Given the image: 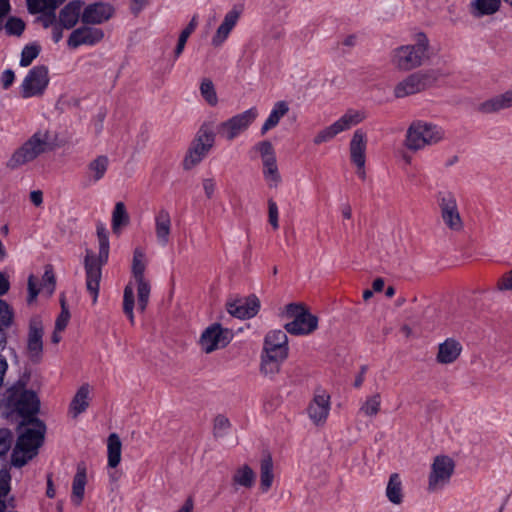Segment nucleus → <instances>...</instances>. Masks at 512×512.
<instances>
[{"label": "nucleus", "instance_id": "nucleus-1", "mask_svg": "<svg viewBox=\"0 0 512 512\" xmlns=\"http://www.w3.org/2000/svg\"><path fill=\"white\" fill-rule=\"evenodd\" d=\"M146 262L144 250L140 247L135 248L131 267L133 279L125 286L123 292V312L131 325L135 324V290L137 291V307L140 311L144 312L149 303L151 286L144 276Z\"/></svg>", "mask_w": 512, "mask_h": 512}, {"label": "nucleus", "instance_id": "nucleus-2", "mask_svg": "<svg viewBox=\"0 0 512 512\" xmlns=\"http://www.w3.org/2000/svg\"><path fill=\"white\" fill-rule=\"evenodd\" d=\"M289 355L288 336L282 330L268 332L260 355V372L266 377L277 375Z\"/></svg>", "mask_w": 512, "mask_h": 512}, {"label": "nucleus", "instance_id": "nucleus-3", "mask_svg": "<svg viewBox=\"0 0 512 512\" xmlns=\"http://www.w3.org/2000/svg\"><path fill=\"white\" fill-rule=\"evenodd\" d=\"M97 236L99 242V254L96 255L92 251H87L84 260L86 288L92 296L93 304H96L98 300L100 280L102 276L101 267L107 262L109 256L108 232L103 224L97 226Z\"/></svg>", "mask_w": 512, "mask_h": 512}, {"label": "nucleus", "instance_id": "nucleus-4", "mask_svg": "<svg viewBox=\"0 0 512 512\" xmlns=\"http://www.w3.org/2000/svg\"><path fill=\"white\" fill-rule=\"evenodd\" d=\"M412 44L395 48L391 53V64L395 69L408 72L420 67L429 57V40L423 32L412 37Z\"/></svg>", "mask_w": 512, "mask_h": 512}, {"label": "nucleus", "instance_id": "nucleus-5", "mask_svg": "<svg viewBox=\"0 0 512 512\" xmlns=\"http://www.w3.org/2000/svg\"><path fill=\"white\" fill-rule=\"evenodd\" d=\"M45 433V426L39 420H32L20 433L12 452L11 463L15 467L24 466L38 452Z\"/></svg>", "mask_w": 512, "mask_h": 512}, {"label": "nucleus", "instance_id": "nucleus-6", "mask_svg": "<svg viewBox=\"0 0 512 512\" xmlns=\"http://www.w3.org/2000/svg\"><path fill=\"white\" fill-rule=\"evenodd\" d=\"M445 139L444 129L432 122L424 120L413 121L405 135L404 145L413 152L439 144Z\"/></svg>", "mask_w": 512, "mask_h": 512}, {"label": "nucleus", "instance_id": "nucleus-7", "mask_svg": "<svg viewBox=\"0 0 512 512\" xmlns=\"http://www.w3.org/2000/svg\"><path fill=\"white\" fill-rule=\"evenodd\" d=\"M50 140V134L47 130L35 132L12 153L6 166L11 170H15L34 161L40 155L52 149Z\"/></svg>", "mask_w": 512, "mask_h": 512}, {"label": "nucleus", "instance_id": "nucleus-8", "mask_svg": "<svg viewBox=\"0 0 512 512\" xmlns=\"http://www.w3.org/2000/svg\"><path fill=\"white\" fill-rule=\"evenodd\" d=\"M280 316L291 320L284 325L286 332L291 335L308 336L318 329V317L310 313L304 304H287L282 308Z\"/></svg>", "mask_w": 512, "mask_h": 512}, {"label": "nucleus", "instance_id": "nucleus-9", "mask_svg": "<svg viewBox=\"0 0 512 512\" xmlns=\"http://www.w3.org/2000/svg\"><path fill=\"white\" fill-rule=\"evenodd\" d=\"M438 79L439 73L436 70L414 72L395 85L393 94L396 98H405L426 90L434 85Z\"/></svg>", "mask_w": 512, "mask_h": 512}, {"label": "nucleus", "instance_id": "nucleus-10", "mask_svg": "<svg viewBox=\"0 0 512 512\" xmlns=\"http://www.w3.org/2000/svg\"><path fill=\"white\" fill-rule=\"evenodd\" d=\"M215 137L216 135L210 126L204 124L200 127L183 160V168L185 170H190L202 162L213 148Z\"/></svg>", "mask_w": 512, "mask_h": 512}, {"label": "nucleus", "instance_id": "nucleus-11", "mask_svg": "<svg viewBox=\"0 0 512 512\" xmlns=\"http://www.w3.org/2000/svg\"><path fill=\"white\" fill-rule=\"evenodd\" d=\"M364 110L348 109L339 119L320 130L313 139L314 144L320 145L335 138L338 134L351 129L366 119Z\"/></svg>", "mask_w": 512, "mask_h": 512}, {"label": "nucleus", "instance_id": "nucleus-12", "mask_svg": "<svg viewBox=\"0 0 512 512\" xmlns=\"http://www.w3.org/2000/svg\"><path fill=\"white\" fill-rule=\"evenodd\" d=\"M258 115V109L251 107L221 122L217 127V132L223 139L232 141L245 133Z\"/></svg>", "mask_w": 512, "mask_h": 512}, {"label": "nucleus", "instance_id": "nucleus-13", "mask_svg": "<svg viewBox=\"0 0 512 512\" xmlns=\"http://www.w3.org/2000/svg\"><path fill=\"white\" fill-rule=\"evenodd\" d=\"M436 201L445 226L454 232L462 231L464 222L460 215L455 194L449 190L438 191Z\"/></svg>", "mask_w": 512, "mask_h": 512}, {"label": "nucleus", "instance_id": "nucleus-14", "mask_svg": "<svg viewBox=\"0 0 512 512\" xmlns=\"http://www.w3.org/2000/svg\"><path fill=\"white\" fill-rule=\"evenodd\" d=\"M49 83L48 69L45 66L33 67L20 85L22 98L37 97L44 93Z\"/></svg>", "mask_w": 512, "mask_h": 512}, {"label": "nucleus", "instance_id": "nucleus-15", "mask_svg": "<svg viewBox=\"0 0 512 512\" xmlns=\"http://www.w3.org/2000/svg\"><path fill=\"white\" fill-rule=\"evenodd\" d=\"M454 467V461L449 456H436L431 465V471L428 478L429 491H437L448 484L454 472Z\"/></svg>", "mask_w": 512, "mask_h": 512}, {"label": "nucleus", "instance_id": "nucleus-16", "mask_svg": "<svg viewBox=\"0 0 512 512\" xmlns=\"http://www.w3.org/2000/svg\"><path fill=\"white\" fill-rule=\"evenodd\" d=\"M330 411V394L324 389H317L306 408L308 418L315 426L322 427L326 424Z\"/></svg>", "mask_w": 512, "mask_h": 512}, {"label": "nucleus", "instance_id": "nucleus-17", "mask_svg": "<svg viewBox=\"0 0 512 512\" xmlns=\"http://www.w3.org/2000/svg\"><path fill=\"white\" fill-rule=\"evenodd\" d=\"M232 335L228 329L214 323L208 326L199 338L201 350L207 354L226 347L231 341Z\"/></svg>", "mask_w": 512, "mask_h": 512}, {"label": "nucleus", "instance_id": "nucleus-18", "mask_svg": "<svg viewBox=\"0 0 512 512\" xmlns=\"http://www.w3.org/2000/svg\"><path fill=\"white\" fill-rule=\"evenodd\" d=\"M367 135L362 129L354 131L349 143V153L351 162L356 166V174L359 178L365 179L366 171V150Z\"/></svg>", "mask_w": 512, "mask_h": 512}, {"label": "nucleus", "instance_id": "nucleus-19", "mask_svg": "<svg viewBox=\"0 0 512 512\" xmlns=\"http://www.w3.org/2000/svg\"><path fill=\"white\" fill-rule=\"evenodd\" d=\"M43 335L44 325L41 317L33 316L28 327L27 354L34 362H38L42 357Z\"/></svg>", "mask_w": 512, "mask_h": 512}, {"label": "nucleus", "instance_id": "nucleus-20", "mask_svg": "<svg viewBox=\"0 0 512 512\" xmlns=\"http://www.w3.org/2000/svg\"><path fill=\"white\" fill-rule=\"evenodd\" d=\"M260 309V301L256 296L236 299L227 303V311L239 319L254 317Z\"/></svg>", "mask_w": 512, "mask_h": 512}, {"label": "nucleus", "instance_id": "nucleus-21", "mask_svg": "<svg viewBox=\"0 0 512 512\" xmlns=\"http://www.w3.org/2000/svg\"><path fill=\"white\" fill-rule=\"evenodd\" d=\"M114 14V8L108 3H93L82 11V22L86 24H101L109 20Z\"/></svg>", "mask_w": 512, "mask_h": 512}, {"label": "nucleus", "instance_id": "nucleus-22", "mask_svg": "<svg viewBox=\"0 0 512 512\" xmlns=\"http://www.w3.org/2000/svg\"><path fill=\"white\" fill-rule=\"evenodd\" d=\"M104 37L101 29L83 27L74 30L69 39L68 45L72 48H77L81 45H94L100 42Z\"/></svg>", "mask_w": 512, "mask_h": 512}, {"label": "nucleus", "instance_id": "nucleus-23", "mask_svg": "<svg viewBox=\"0 0 512 512\" xmlns=\"http://www.w3.org/2000/svg\"><path fill=\"white\" fill-rule=\"evenodd\" d=\"M154 226L157 243L162 247L167 246L172 232V221L166 209H161L155 214Z\"/></svg>", "mask_w": 512, "mask_h": 512}, {"label": "nucleus", "instance_id": "nucleus-24", "mask_svg": "<svg viewBox=\"0 0 512 512\" xmlns=\"http://www.w3.org/2000/svg\"><path fill=\"white\" fill-rule=\"evenodd\" d=\"M92 387L88 383L82 384L73 396L68 412L72 418H77L79 415L84 413L91 401Z\"/></svg>", "mask_w": 512, "mask_h": 512}, {"label": "nucleus", "instance_id": "nucleus-25", "mask_svg": "<svg viewBox=\"0 0 512 512\" xmlns=\"http://www.w3.org/2000/svg\"><path fill=\"white\" fill-rule=\"evenodd\" d=\"M462 350V344L458 340L447 338L438 345L436 360L440 364H452L459 358Z\"/></svg>", "mask_w": 512, "mask_h": 512}, {"label": "nucleus", "instance_id": "nucleus-26", "mask_svg": "<svg viewBox=\"0 0 512 512\" xmlns=\"http://www.w3.org/2000/svg\"><path fill=\"white\" fill-rule=\"evenodd\" d=\"M239 17L240 13L236 10H231L225 14L222 23L219 25L211 39V44L214 47H220L228 39L231 31L236 26Z\"/></svg>", "mask_w": 512, "mask_h": 512}, {"label": "nucleus", "instance_id": "nucleus-27", "mask_svg": "<svg viewBox=\"0 0 512 512\" xmlns=\"http://www.w3.org/2000/svg\"><path fill=\"white\" fill-rule=\"evenodd\" d=\"M110 161L105 155H99L89 162L87 165L86 178L90 185L98 183L102 180L108 170Z\"/></svg>", "mask_w": 512, "mask_h": 512}, {"label": "nucleus", "instance_id": "nucleus-28", "mask_svg": "<svg viewBox=\"0 0 512 512\" xmlns=\"http://www.w3.org/2000/svg\"><path fill=\"white\" fill-rule=\"evenodd\" d=\"M289 104L284 101H277L274 103L267 119L261 127V135H265L269 130L275 128L281 119L289 112Z\"/></svg>", "mask_w": 512, "mask_h": 512}, {"label": "nucleus", "instance_id": "nucleus-29", "mask_svg": "<svg viewBox=\"0 0 512 512\" xmlns=\"http://www.w3.org/2000/svg\"><path fill=\"white\" fill-rule=\"evenodd\" d=\"M40 402L32 391H23L16 403V410L22 416H32L39 411Z\"/></svg>", "mask_w": 512, "mask_h": 512}, {"label": "nucleus", "instance_id": "nucleus-30", "mask_svg": "<svg viewBox=\"0 0 512 512\" xmlns=\"http://www.w3.org/2000/svg\"><path fill=\"white\" fill-rule=\"evenodd\" d=\"M502 0H473L469 3V13L474 18L493 15L496 13Z\"/></svg>", "mask_w": 512, "mask_h": 512}, {"label": "nucleus", "instance_id": "nucleus-31", "mask_svg": "<svg viewBox=\"0 0 512 512\" xmlns=\"http://www.w3.org/2000/svg\"><path fill=\"white\" fill-rule=\"evenodd\" d=\"M80 15L82 16V2L72 1L60 11L59 20L64 28L70 29L76 25Z\"/></svg>", "mask_w": 512, "mask_h": 512}, {"label": "nucleus", "instance_id": "nucleus-32", "mask_svg": "<svg viewBox=\"0 0 512 512\" xmlns=\"http://www.w3.org/2000/svg\"><path fill=\"white\" fill-rule=\"evenodd\" d=\"M510 107H512V90H507L481 104V110L486 113H492Z\"/></svg>", "mask_w": 512, "mask_h": 512}, {"label": "nucleus", "instance_id": "nucleus-33", "mask_svg": "<svg viewBox=\"0 0 512 512\" xmlns=\"http://www.w3.org/2000/svg\"><path fill=\"white\" fill-rule=\"evenodd\" d=\"M86 482V469L83 466H78L77 472L73 479L71 494V501L76 506H79L83 501Z\"/></svg>", "mask_w": 512, "mask_h": 512}, {"label": "nucleus", "instance_id": "nucleus-34", "mask_svg": "<svg viewBox=\"0 0 512 512\" xmlns=\"http://www.w3.org/2000/svg\"><path fill=\"white\" fill-rule=\"evenodd\" d=\"M262 175L265 183L271 189H276L282 183V176L277 159L262 164Z\"/></svg>", "mask_w": 512, "mask_h": 512}, {"label": "nucleus", "instance_id": "nucleus-35", "mask_svg": "<svg viewBox=\"0 0 512 512\" xmlns=\"http://www.w3.org/2000/svg\"><path fill=\"white\" fill-rule=\"evenodd\" d=\"M122 443L120 437L116 433L109 435L107 440V464L111 468H115L121 461Z\"/></svg>", "mask_w": 512, "mask_h": 512}, {"label": "nucleus", "instance_id": "nucleus-36", "mask_svg": "<svg viewBox=\"0 0 512 512\" xmlns=\"http://www.w3.org/2000/svg\"><path fill=\"white\" fill-rule=\"evenodd\" d=\"M130 218L123 202H117L112 212L111 226L115 234L119 235L122 228L129 224Z\"/></svg>", "mask_w": 512, "mask_h": 512}, {"label": "nucleus", "instance_id": "nucleus-37", "mask_svg": "<svg viewBox=\"0 0 512 512\" xmlns=\"http://www.w3.org/2000/svg\"><path fill=\"white\" fill-rule=\"evenodd\" d=\"M386 496L388 500L395 504L399 505L403 501V490H402V481L397 473H393L386 487Z\"/></svg>", "mask_w": 512, "mask_h": 512}, {"label": "nucleus", "instance_id": "nucleus-38", "mask_svg": "<svg viewBox=\"0 0 512 512\" xmlns=\"http://www.w3.org/2000/svg\"><path fill=\"white\" fill-rule=\"evenodd\" d=\"M273 462L268 455L261 460L260 464V486L263 492H267L273 483Z\"/></svg>", "mask_w": 512, "mask_h": 512}, {"label": "nucleus", "instance_id": "nucleus-39", "mask_svg": "<svg viewBox=\"0 0 512 512\" xmlns=\"http://www.w3.org/2000/svg\"><path fill=\"white\" fill-rule=\"evenodd\" d=\"M233 481L239 486L250 488L255 482V473L249 466L243 465L234 473Z\"/></svg>", "mask_w": 512, "mask_h": 512}, {"label": "nucleus", "instance_id": "nucleus-40", "mask_svg": "<svg viewBox=\"0 0 512 512\" xmlns=\"http://www.w3.org/2000/svg\"><path fill=\"white\" fill-rule=\"evenodd\" d=\"M200 93L208 105L214 107L218 104V96L213 82L205 78L200 84Z\"/></svg>", "mask_w": 512, "mask_h": 512}, {"label": "nucleus", "instance_id": "nucleus-41", "mask_svg": "<svg viewBox=\"0 0 512 512\" xmlns=\"http://www.w3.org/2000/svg\"><path fill=\"white\" fill-rule=\"evenodd\" d=\"M381 397L379 394H374L366 398L360 407V413L368 417H374L380 411Z\"/></svg>", "mask_w": 512, "mask_h": 512}, {"label": "nucleus", "instance_id": "nucleus-42", "mask_svg": "<svg viewBox=\"0 0 512 512\" xmlns=\"http://www.w3.org/2000/svg\"><path fill=\"white\" fill-rule=\"evenodd\" d=\"M65 0H27L31 12L54 11Z\"/></svg>", "mask_w": 512, "mask_h": 512}, {"label": "nucleus", "instance_id": "nucleus-43", "mask_svg": "<svg viewBox=\"0 0 512 512\" xmlns=\"http://www.w3.org/2000/svg\"><path fill=\"white\" fill-rule=\"evenodd\" d=\"M254 150L259 154L262 164L276 160L275 149L270 141H260L254 146Z\"/></svg>", "mask_w": 512, "mask_h": 512}, {"label": "nucleus", "instance_id": "nucleus-44", "mask_svg": "<svg viewBox=\"0 0 512 512\" xmlns=\"http://www.w3.org/2000/svg\"><path fill=\"white\" fill-rule=\"evenodd\" d=\"M196 26H197L196 18L193 17L192 20L190 21V23L187 25V27L182 30V32L179 36V39H178L176 49H175V57L176 58L182 54V52L185 48L186 42H187L188 38L190 37V35L194 32Z\"/></svg>", "mask_w": 512, "mask_h": 512}, {"label": "nucleus", "instance_id": "nucleus-45", "mask_svg": "<svg viewBox=\"0 0 512 512\" xmlns=\"http://www.w3.org/2000/svg\"><path fill=\"white\" fill-rule=\"evenodd\" d=\"M14 311L12 307L4 300L0 299V326L10 327L13 324Z\"/></svg>", "mask_w": 512, "mask_h": 512}, {"label": "nucleus", "instance_id": "nucleus-46", "mask_svg": "<svg viewBox=\"0 0 512 512\" xmlns=\"http://www.w3.org/2000/svg\"><path fill=\"white\" fill-rule=\"evenodd\" d=\"M39 47L36 45L25 46L21 53L20 65L29 66L39 54Z\"/></svg>", "mask_w": 512, "mask_h": 512}, {"label": "nucleus", "instance_id": "nucleus-47", "mask_svg": "<svg viewBox=\"0 0 512 512\" xmlns=\"http://www.w3.org/2000/svg\"><path fill=\"white\" fill-rule=\"evenodd\" d=\"M11 489V475L7 469H0V500H5Z\"/></svg>", "mask_w": 512, "mask_h": 512}, {"label": "nucleus", "instance_id": "nucleus-48", "mask_svg": "<svg viewBox=\"0 0 512 512\" xmlns=\"http://www.w3.org/2000/svg\"><path fill=\"white\" fill-rule=\"evenodd\" d=\"M69 320H70V312L68 310V307L65 304L64 298H62L61 299V312L56 319L55 328H57L58 331H64L69 323Z\"/></svg>", "mask_w": 512, "mask_h": 512}, {"label": "nucleus", "instance_id": "nucleus-49", "mask_svg": "<svg viewBox=\"0 0 512 512\" xmlns=\"http://www.w3.org/2000/svg\"><path fill=\"white\" fill-rule=\"evenodd\" d=\"M25 24L20 18L11 17L7 20L5 29L9 35L19 36L24 31Z\"/></svg>", "mask_w": 512, "mask_h": 512}, {"label": "nucleus", "instance_id": "nucleus-50", "mask_svg": "<svg viewBox=\"0 0 512 512\" xmlns=\"http://www.w3.org/2000/svg\"><path fill=\"white\" fill-rule=\"evenodd\" d=\"M279 210L276 202L272 199L268 200V221L274 230L279 228Z\"/></svg>", "mask_w": 512, "mask_h": 512}, {"label": "nucleus", "instance_id": "nucleus-51", "mask_svg": "<svg viewBox=\"0 0 512 512\" xmlns=\"http://www.w3.org/2000/svg\"><path fill=\"white\" fill-rule=\"evenodd\" d=\"M38 279L34 275L28 277V304H32L36 301L39 294Z\"/></svg>", "mask_w": 512, "mask_h": 512}, {"label": "nucleus", "instance_id": "nucleus-52", "mask_svg": "<svg viewBox=\"0 0 512 512\" xmlns=\"http://www.w3.org/2000/svg\"><path fill=\"white\" fill-rule=\"evenodd\" d=\"M230 427V421L223 415H218L214 420V433L215 435H224Z\"/></svg>", "mask_w": 512, "mask_h": 512}, {"label": "nucleus", "instance_id": "nucleus-53", "mask_svg": "<svg viewBox=\"0 0 512 512\" xmlns=\"http://www.w3.org/2000/svg\"><path fill=\"white\" fill-rule=\"evenodd\" d=\"M12 444V433L8 429H0V455L6 454Z\"/></svg>", "mask_w": 512, "mask_h": 512}, {"label": "nucleus", "instance_id": "nucleus-54", "mask_svg": "<svg viewBox=\"0 0 512 512\" xmlns=\"http://www.w3.org/2000/svg\"><path fill=\"white\" fill-rule=\"evenodd\" d=\"M499 291H512V269L504 274L497 282Z\"/></svg>", "mask_w": 512, "mask_h": 512}, {"label": "nucleus", "instance_id": "nucleus-55", "mask_svg": "<svg viewBox=\"0 0 512 512\" xmlns=\"http://www.w3.org/2000/svg\"><path fill=\"white\" fill-rule=\"evenodd\" d=\"M15 80V74L11 69H6L2 72L0 82L3 89H8L12 86Z\"/></svg>", "mask_w": 512, "mask_h": 512}, {"label": "nucleus", "instance_id": "nucleus-56", "mask_svg": "<svg viewBox=\"0 0 512 512\" xmlns=\"http://www.w3.org/2000/svg\"><path fill=\"white\" fill-rule=\"evenodd\" d=\"M204 193L208 199H211L216 191V182L212 178H206L202 181Z\"/></svg>", "mask_w": 512, "mask_h": 512}, {"label": "nucleus", "instance_id": "nucleus-57", "mask_svg": "<svg viewBox=\"0 0 512 512\" xmlns=\"http://www.w3.org/2000/svg\"><path fill=\"white\" fill-rule=\"evenodd\" d=\"M9 289H10L9 276L5 272L0 271V297L7 294Z\"/></svg>", "mask_w": 512, "mask_h": 512}, {"label": "nucleus", "instance_id": "nucleus-58", "mask_svg": "<svg viewBox=\"0 0 512 512\" xmlns=\"http://www.w3.org/2000/svg\"><path fill=\"white\" fill-rule=\"evenodd\" d=\"M8 370V362L6 358L0 354V387L3 385L4 377Z\"/></svg>", "mask_w": 512, "mask_h": 512}, {"label": "nucleus", "instance_id": "nucleus-59", "mask_svg": "<svg viewBox=\"0 0 512 512\" xmlns=\"http://www.w3.org/2000/svg\"><path fill=\"white\" fill-rule=\"evenodd\" d=\"M30 200L35 206L43 203V193L40 190H34L30 193Z\"/></svg>", "mask_w": 512, "mask_h": 512}, {"label": "nucleus", "instance_id": "nucleus-60", "mask_svg": "<svg viewBox=\"0 0 512 512\" xmlns=\"http://www.w3.org/2000/svg\"><path fill=\"white\" fill-rule=\"evenodd\" d=\"M10 9L11 7L9 0H0V22L6 15H8Z\"/></svg>", "mask_w": 512, "mask_h": 512}, {"label": "nucleus", "instance_id": "nucleus-61", "mask_svg": "<svg viewBox=\"0 0 512 512\" xmlns=\"http://www.w3.org/2000/svg\"><path fill=\"white\" fill-rule=\"evenodd\" d=\"M43 280L49 284L48 292L52 293L54 290V276L52 272L46 271L43 275Z\"/></svg>", "mask_w": 512, "mask_h": 512}, {"label": "nucleus", "instance_id": "nucleus-62", "mask_svg": "<svg viewBox=\"0 0 512 512\" xmlns=\"http://www.w3.org/2000/svg\"><path fill=\"white\" fill-rule=\"evenodd\" d=\"M104 119L105 114L102 112L99 113L94 119V125L97 133H100L102 131Z\"/></svg>", "mask_w": 512, "mask_h": 512}, {"label": "nucleus", "instance_id": "nucleus-63", "mask_svg": "<svg viewBox=\"0 0 512 512\" xmlns=\"http://www.w3.org/2000/svg\"><path fill=\"white\" fill-rule=\"evenodd\" d=\"M194 503L191 498H188L177 512H193Z\"/></svg>", "mask_w": 512, "mask_h": 512}, {"label": "nucleus", "instance_id": "nucleus-64", "mask_svg": "<svg viewBox=\"0 0 512 512\" xmlns=\"http://www.w3.org/2000/svg\"><path fill=\"white\" fill-rule=\"evenodd\" d=\"M341 213H342V216L345 218V219H350L352 217V209H351V206L348 205V204H345L342 206L341 208Z\"/></svg>", "mask_w": 512, "mask_h": 512}]
</instances>
